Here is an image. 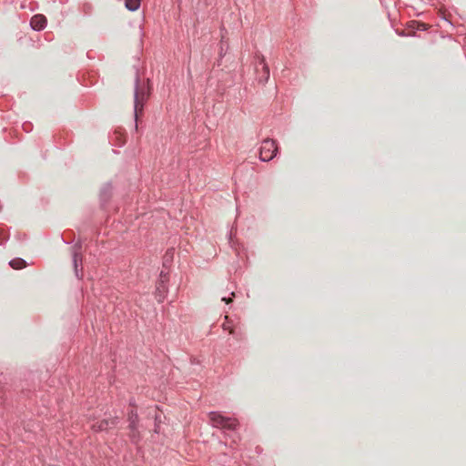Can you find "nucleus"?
<instances>
[{"label": "nucleus", "instance_id": "obj_1", "mask_svg": "<svg viewBox=\"0 0 466 466\" xmlns=\"http://www.w3.org/2000/svg\"><path fill=\"white\" fill-rule=\"evenodd\" d=\"M148 93L146 91V87L144 86H141L138 81H137L136 84V90H135V117L137 120L140 115L143 113V106L145 102L148 98Z\"/></svg>", "mask_w": 466, "mask_h": 466}, {"label": "nucleus", "instance_id": "obj_2", "mask_svg": "<svg viewBox=\"0 0 466 466\" xmlns=\"http://www.w3.org/2000/svg\"><path fill=\"white\" fill-rule=\"evenodd\" d=\"M278 152V146L273 139H264L259 148V158L262 161L271 160Z\"/></svg>", "mask_w": 466, "mask_h": 466}, {"label": "nucleus", "instance_id": "obj_3", "mask_svg": "<svg viewBox=\"0 0 466 466\" xmlns=\"http://www.w3.org/2000/svg\"><path fill=\"white\" fill-rule=\"evenodd\" d=\"M208 417L211 424L217 428L235 430L238 424L235 419L223 417L217 412H210Z\"/></svg>", "mask_w": 466, "mask_h": 466}, {"label": "nucleus", "instance_id": "obj_4", "mask_svg": "<svg viewBox=\"0 0 466 466\" xmlns=\"http://www.w3.org/2000/svg\"><path fill=\"white\" fill-rule=\"evenodd\" d=\"M258 66L257 72L260 82H267L269 78V68L266 64L265 57L263 56H258Z\"/></svg>", "mask_w": 466, "mask_h": 466}, {"label": "nucleus", "instance_id": "obj_5", "mask_svg": "<svg viewBox=\"0 0 466 466\" xmlns=\"http://www.w3.org/2000/svg\"><path fill=\"white\" fill-rule=\"evenodd\" d=\"M31 26L35 30H42L46 25V18L43 15H35L31 18Z\"/></svg>", "mask_w": 466, "mask_h": 466}, {"label": "nucleus", "instance_id": "obj_6", "mask_svg": "<svg viewBox=\"0 0 466 466\" xmlns=\"http://www.w3.org/2000/svg\"><path fill=\"white\" fill-rule=\"evenodd\" d=\"M126 7L130 11H136L140 6V0H126Z\"/></svg>", "mask_w": 466, "mask_h": 466}, {"label": "nucleus", "instance_id": "obj_7", "mask_svg": "<svg viewBox=\"0 0 466 466\" xmlns=\"http://www.w3.org/2000/svg\"><path fill=\"white\" fill-rule=\"evenodd\" d=\"M9 264L15 269H21L25 267V261L22 258H15Z\"/></svg>", "mask_w": 466, "mask_h": 466}, {"label": "nucleus", "instance_id": "obj_8", "mask_svg": "<svg viewBox=\"0 0 466 466\" xmlns=\"http://www.w3.org/2000/svg\"><path fill=\"white\" fill-rule=\"evenodd\" d=\"M108 428V421L107 420H102L99 422L97 429L99 431H105Z\"/></svg>", "mask_w": 466, "mask_h": 466}, {"label": "nucleus", "instance_id": "obj_9", "mask_svg": "<svg viewBox=\"0 0 466 466\" xmlns=\"http://www.w3.org/2000/svg\"><path fill=\"white\" fill-rule=\"evenodd\" d=\"M78 260H81V258L79 257V255L76 252L74 254V264H75V268H76V271H77V262Z\"/></svg>", "mask_w": 466, "mask_h": 466}, {"label": "nucleus", "instance_id": "obj_10", "mask_svg": "<svg viewBox=\"0 0 466 466\" xmlns=\"http://www.w3.org/2000/svg\"><path fill=\"white\" fill-rule=\"evenodd\" d=\"M222 300L225 301L227 304H229V303L232 302V299L231 298H228V299L223 298Z\"/></svg>", "mask_w": 466, "mask_h": 466}]
</instances>
